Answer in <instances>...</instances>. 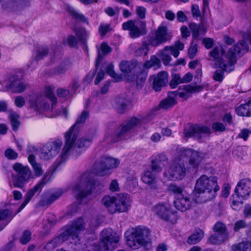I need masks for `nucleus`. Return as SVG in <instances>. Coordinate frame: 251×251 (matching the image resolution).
Returning a JSON list of instances; mask_svg holds the SVG:
<instances>
[{
	"label": "nucleus",
	"instance_id": "obj_1",
	"mask_svg": "<svg viewBox=\"0 0 251 251\" xmlns=\"http://www.w3.org/2000/svg\"><path fill=\"white\" fill-rule=\"evenodd\" d=\"M247 43L241 40L238 42L233 48H230L227 52L226 57L228 62L226 63L222 58L226 51L222 47H215L209 52V55L215 61L214 68H219L216 70L213 75L214 80L222 82L224 78V72H230L234 69V65L236 62V55L243 53L248 50Z\"/></svg>",
	"mask_w": 251,
	"mask_h": 251
},
{
	"label": "nucleus",
	"instance_id": "obj_2",
	"mask_svg": "<svg viewBox=\"0 0 251 251\" xmlns=\"http://www.w3.org/2000/svg\"><path fill=\"white\" fill-rule=\"evenodd\" d=\"M219 190L215 176H201L196 181L194 190V201L196 203H203L211 200Z\"/></svg>",
	"mask_w": 251,
	"mask_h": 251
},
{
	"label": "nucleus",
	"instance_id": "obj_3",
	"mask_svg": "<svg viewBox=\"0 0 251 251\" xmlns=\"http://www.w3.org/2000/svg\"><path fill=\"white\" fill-rule=\"evenodd\" d=\"M171 37V36L168 34V29L166 26H159L156 30L151 32L148 35L143 42L142 46L135 50V55L136 56L146 55L148 52L150 46H158L170 40Z\"/></svg>",
	"mask_w": 251,
	"mask_h": 251
},
{
	"label": "nucleus",
	"instance_id": "obj_4",
	"mask_svg": "<svg viewBox=\"0 0 251 251\" xmlns=\"http://www.w3.org/2000/svg\"><path fill=\"white\" fill-rule=\"evenodd\" d=\"M87 176V174H83L80 181L73 188L74 192H78L77 199L78 200H82L93 192L98 193L103 188V185L100 181L88 179Z\"/></svg>",
	"mask_w": 251,
	"mask_h": 251
},
{
	"label": "nucleus",
	"instance_id": "obj_5",
	"mask_svg": "<svg viewBox=\"0 0 251 251\" xmlns=\"http://www.w3.org/2000/svg\"><path fill=\"white\" fill-rule=\"evenodd\" d=\"M85 223L81 218L74 221L71 225L66 227L64 231L58 237L54 238L49 244L54 247L58 246L63 241L70 239L79 240V232L85 229Z\"/></svg>",
	"mask_w": 251,
	"mask_h": 251
},
{
	"label": "nucleus",
	"instance_id": "obj_6",
	"mask_svg": "<svg viewBox=\"0 0 251 251\" xmlns=\"http://www.w3.org/2000/svg\"><path fill=\"white\" fill-rule=\"evenodd\" d=\"M151 120L150 114L138 115L132 117L126 121L119 127L117 136L118 138H122L126 133L129 132L136 127L147 124Z\"/></svg>",
	"mask_w": 251,
	"mask_h": 251
},
{
	"label": "nucleus",
	"instance_id": "obj_7",
	"mask_svg": "<svg viewBox=\"0 0 251 251\" xmlns=\"http://www.w3.org/2000/svg\"><path fill=\"white\" fill-rule=\"evenodd\" d=\"M186 169L184 165V160L180 156L174 161L170 167L166 170L163 176L167 180L175 181L181 179L186 175Z\"/></svg>",
	"mask_w": 251,
	"mask_h": 251
},
{
	"label": "nucleus",
	"instance_id": "obj_8",
	"mask_svg": "<svg viewBox=\"0 0 251 251\" xmlns=\"http://www.w3.org/2000/svg\"><path fill=\"white\" fill-rule=\"evenodd\" d=\"M150 231L144 226H138L132 232V239H129L128 244L134 250L137 249L141 246L147 247L150 244L148 237Z\"/></svg>",
	"mask_w": 251,
	"mask_h": 251
},
{
	"label": "nucleus",
	"instance_id": "obj_9",
	"mask_svg": "<svg viewBox=\"0 0 251 251\" xmlns=\"http://www.w3.org/2000/svg\"><path fill=\"white\" fill-rule=\"evenodd\" d=\"M235 195H232V204H242L251 193V180L244 178L240 180L235 189Z\"/></svg>",
	"mask_w": 251,
	"mask_h": 251
},
{
	"label": "nucleus",
	"instance_id": "obj_10",
	"mask_svg": "<svg viewBox=\"0 0 251 251\" xmlns=\"http://www.w3.org/2000/svg\"><path fill=\"white\" fill-rule=\"evenodd\" d=\"M13 169L16 173V177L13 183L15 187L22 188L30 179L34 177L31 170L27 166L16 163L13 165Z\"/></svg>",
	"mask_w": 251,
	"mask_h": 251
},
{
	"label": "nucleus",
	"instance_id": "obj_11",
	"mask_svg": "<svg viewBox=\"0 0 251 251\" xmlns=\"http://www.w3.org/2000/svg\"><path fill=\"white\" fill-rule=\"evenodd\" d=\"M211 133L209 127L199 124L190 125L184 131L186 137H193L200 141H202L206 137H209Z\"/></svg>",
	"mask_w": 251,
	"mask_h": 251
},
{
	"label": "nucleus",
	"instance_id": "obj_12",
	"mask_svg": "<svg viewBox=\"0 0 251 251\" xmlns=\"http://www.w3.org/2000/svg\"><path fill=\"white\" fill-rule=\"evenodd\" d=\"M119 240V236L112 229H104L101 233L100 249L103 251H112L114 249V244L117 243Z\"/></svg>",
	"mask_w": 251,
	"mask_h": 251
},
{
	"label": "nucleus",
	"instance_id": "obj_13",
	"mask_svg": "<svg viewBox=\"0 0 251 251\" xmlns=\"http://www.w3.org/2000/svg\"><path fill=\"white\" fill-rule=\"evenodd\" d=\"M119 160L110 157L104 158L94 165V172L97 176H104L108 174L109 169L116 168L119 164Z\"/></svg>",
	"mask_w": 251,
	"mask_h": 251
},
{
	"label": "nucleus",
	"instance_id": "obj_14",
	"mask_svg": "<svg viewBox=\"0 0 251 251\" xmlns=\"http://www.w3.org/2000/svg\"><path fill=\"white\" fill-rule=\"evenodd\" d=\"M76 137H77V136ZM65 145L60 155V159L56 160V161L52 165L53 172H55L57 169L59 165L67 159L69 154L72 153L73 154H75V156H78L80 155L83 151H84V149H78L77 147L74 145V143H75L77 137H76L74 140H73V136H72L70 138V140L72 141V142H71L69 147H68V149H67V151H65V148L66 147V137L65 136Z\"/></svg>",
	"mask_w": 251,
	"mask_h": 251
},
{
	"label": "nucleus",
	"instance_id": "obj_15",
	"mask_svg": "<svg viewBox=\"0 0 251 251\" xmlns=\"http://www.w3.org/2000/svg\"><path fill=\"white\" fill-rule=\"evenodd\" d=\"M179 153L184 161L188 160L190 168H191L198 167L203 157L202 153L189 149H181Z\"/></svg>",
	"mask_w": 251,
	"mask_h": 251
},
{
	"label": "nucleus",
	"instance_id": "obj_16",
	"mask_svg": "<svg viewBox=\"0 0 251 251\" xmlns=\"http://www.w3.org/2000/svg\"><path fill=\"white\" fill-rule=\"evenodd\" d=\"M62 145V141L59 139L47 143L42 149L41 158L46 160L56 155Z\"/></svg>",
	"mask_w": 251,
	"mask_h": 251
},
{
	"label": "nucleus",
	"instance_id": "obj_17",
	"mask_svg": "<svg viewBox=\"0 0 251 251\" xmlns=\"http://www.w3.org/2000/svg\"><path fill=\"white\" fill-rule=\"evenodd\" d=\"M49 175V173H46L41 180L32 189L29 190L26 194L24 202L19 207L15 214L20 212L29 202L32 198L35 195L36 193H40L47 182V178Z\"/></svg>",
	"mask_w": 251,
	"mask_h": 251
},
{
	"label": "nucleus",
	"instance_id": "obj_18",
	"mask_svg": "<svg viewBox=\"0 0 251 251\" xmlns=\"http://www.w3.org/2000/svg\"><path fill=\"white\" fill-rule=\"evenodd\" d=\"M88 115L89 113L88 112L86 111H83L81 115L77 119L75 124L65 133V137H66V147L65 151H67V149H68V147H69L72 142L70 140L71 137L73 136V140H74L76 137L78 133L77 128L80 126L81 124L85 122Z\"/></svg>",
	"mask_w": 251,
	"mask_h": 251
},
{
	"label": "nucleus",
	"instance_id": "obj_19",
	"mask_svg": "<svg viewBox=\"0 0 251 251\" xmlns=\"http://www.w3.org/2000/svg\"><path fill=\"white\" fill-rule=\"evenodd\" d=\"M122 27L125 30H129V35L132 38H136L147 33L146 23L145 22H141L140 28L135 25V22L133 20H129L124 23Z\"/></svg>",
	"mask_w": 251,
	"mask_h": 251
},
{
	"label": "nucleus",
	"instance_id": "obj_20",
	"mask_svg": "<svg viewBox=\"0 0 251 251\" xmlns=\"http://www.w3.org/2000/svg\"><path fill=\"white\" fill-rule=\"evenodd\" d=\"M205 87V85H195L193 84L184 85L180 86L177 91H172V92L176 93V98L178 96L179 97L186 100L191 97V93L201 92Z\"/></svg>",
	"mask_w": 251,
	"mask_h": 251
},
{
	"label": "nucleus",
	"instance_id": "obj_21",
	"mask_svg": "<svg viewBox=\"0 0 251 251\" xmlns=\"http://www.w3.org/2000/svg\"><path fill=\"white\" fill-rule=\"evenodd\" d=\"M152 211L163 220L173 223L175 214L170 207L164 203H159L152 208Z\"/></svg>",
	"mask_w": 251,
	"mask_h": 251
},
{
	"label": "nucleus",
	"instance_id": "obj_22",
	"mask_svg": "<svg viewBox=\"0 0 251 251\" xmlns=\"http://www.w3.org/2000/svg\"><path fill=\"white\" fill-rule=\"evenodd\" d=\"M75 32L76 37L72 35L68 37L67 42L69 45L72 47H75L77 46L78 42L85 45L88 37L86 29L84 28L76 29L75 30Z\"/></svg>",
	"mask_w": 251,
	"mask_h": 251
},
{
	"label": "nucleus",
	"instance_id": "obj_23",
	"mask_svg": "<svg viewBox=\"0 0 251 251\" xmlns=\"http://www.w3.org/2000/svg\"><path fill=\"white\" fill-rule=\"evenodd\" d=\"M168 78V74L165 72H162L157 75H151L150 78V82L154 90L160 91L162 87L167 83Z\"/></svg>",
	"mask_w": 251,
	"mask_h": 251
},
{
	"label": "nucleus",
	"instance_id": "obj_24",
	"mask_svg": "<svg viewBox=\"0 0 251 251\" xmlns=\"http://www.w3.org/2000/svg\"><path fill=\"white\" fill-rule=\"evenodd\" d=\"M7 85L12 92L15 93H22L28 86L27 84L23 81L17 75L9 77Z\"/></svg>",
	"mask_w": 251,
	"mask_h": 251
},
{
	"label": "nucleus",
	"instance_id": "obj_25",
	"mask_svg": "<svg viewBox=\"0 0 251 251\" xmlns=\"http://www.w3.org/2000/svg\"><path fill=\"white\" fill-rule=\"evenodd\" d=\"M116 208L113 212L118 211L124 212L127 211L130 207V200L127 194H119L116 197Z\"/></svg>",
	"mask_w": 251,
	"mask_h": 251
},
{
	"label": "nucleus",
	"instance_id": "obj_26",
	"mask_svg": "<svg viewBox=\"0 0 251 251\" xmlns=\"http://www.w3.org/2000/svg\"><path fill=\"white\" fill-rule=\"evenodd\" d=\"M171 54L176 58L179 54V51L175 49H173L172 47L166 46L157 53L158 56L165 65L169 64L172 59Z\"/></svg>",
	"mask_w": 251,
	"mask_h": 251
},
{
	"label": "nucleus",
	"instance_id": "obj_27",
	"mask_svg": "<svg viewBox=\"0 0 251 251\" xmlns=\"http://www.w3.org/2000/svg\"><path fill=\"white\" fill-rule=\"evenodd\" d=\"M175 207L178 210L185 212L189 210L191 206L192 201L187 195H178L177 198L174 201Z\"/></svg>",
	"mask_w": 251,
	"mask_h": 251
},
{
	"label": "nucleus",
	"instance_id": "obj_28",
	"mask_svg": "<svg viewBox=\"0 0 251 251\" xmlns=\"http://www.w3.org/2000/svg\"><path fill=\"white\" fill-rule=\"evenodd\" d=\"M147 75L144 72L138 73H133L132 75H128L126 76V80L131 82H136L137 88H141L146 79Z\"/></svg>",
	"mask_w": 251,
	"mask_h": 251
},
{
	"label": "nucleus",
	"instance_id": "obj_29",
	"mask_svg": "<svg viewBox=\"0 0 251 251\" xmlns=\"http://www.w3.org/2000/svg\"><path fill=\"white\" fill-rule=\"evenodd\" d=\"M155 179V174H153L150 170L145 171L142 176V181L145 183L148 184L150 186V188L152 190H156L159 188Z\"/></svg>",
	"mask_w": 251,
	"mask_h": 251
},
{
	"label": "nucleus",
	"instance_id": "obj_30",
	"mask_svg": "<svg viewBox=\"0 0 251 251\" xmlns=\"http://www.w3.org/2000/svg\"><path fill=\"white\" fill-rule=\"evenodd\" d=\"M175 94L176 93L172 91L169 92L167 98L160 102L159 107L164 109H168L176 104L177 101Z\"/></svg>",
	"mask_w": 251,
	"mask_h": 251
},
{
	"label": "nucleus",
	"instance_id": "obj_31",
	"mask_svg": "<svg viewBox=\"0 0 251 251\" xmlns=\"http://www.w3.org/2000/svg\"><path fill=\"white\" fill-rule=\"evenodd\" d=\"M62 193L63 191L61 189L58 190L56 192L52 193L48 198H46V195L45 194L40 201L39 205L41 206L50 205L59 198Z\"/></svg>",
	"mask_w": 251,
	"mask_h": 251
},
{
	"label": "nucleus",
	"instance_id": "obj_32",
	"mask_svg": "<svg viewBox=\"0 0 251 251\" xmlns=\"http://www.w3.org/2000/svg\"><path fill=\"white\" fill-rule=\"evenodd\" d=\"M129 100L125 97L118 96L115 100V107L117 112L119 113L123 114L125 112Z\"/></svg>",
	"mask_w": 251,
	"mask_h": 251
},
{
	"label": "nucleus",
	"instance_id": "obj_33",
	"mask_svg": "<svg viewBox=\"0 0 251 251\" xmlns=\"http://www.w3.org/2000/svg\"><path fill=\"white\" fill-rule=\"evenodd\" d=\"M28 160L32 166L34 176L36 177L41 176L43 174L44 171L41 164L36 161L35 156L33 154H30L28 156Z\"/></svg>",
	"mask_w": 251,
	"mask_h": 251
},
{
	"label": "nucleus",
	"instance_id": "obj_34",
	"mask_svg": "<svg viewBox=\"0 0 251 251\" xmlns=\"http://www.w3.org/2000/svg\"><path fill=\"white\" fill-rule=\"evenodd\" d=\"M120 68L121 72L126 74V77L128 75H132L137 72L135 65L127 61H122L120 64Z\"/></svg>",
	"mask_w": 251,
	"mask_h": 251
},
{
	"label": "nucleus",
	"instance_id": "obj_35",
	"mask_svg": "<svg viewBox=\"0 0 251 251\" xmlns=\"http://www.w3.org/2000/svg\"><path fill=\"white\" fill-rule=\"evenodd\" d=\"M49 52V48L47 46H42L36 48L35 52L32 56V59L38 61L46 56Z\"/></svg>",
	"mask_w": 251,
	"mask_h": 251
},
{
	"label": "nucleus",
	"instance_id": "obj_36",
	"mask_svg": "<svg viewBox=\"0 0 251 251\" xmlns=\"http://www.w3.org/2000/svg\"><path fill=\"white\" fill-rule=\"evenodd\" d=\"M189 27L192 32V36L194 39H197L201 34H204L206 29L202 24L197 25L194 23H191L189 25Z\"/></svg>",
	"mask_w": 251,
	"mask_h": 251
},
{
	"label": "nucleus",
	"instance_id": "obj_37",
	"mask_svg": "<svg viewBox=\"0 0 251 251\" xmlns=\"http://www.w3.org/2000/svg\"><path fill=\"white\" fill-rule=\"evenodd\" d=\"M204 232L201 229H196L188 238L187 243L190 245L197 244L203 238Z\"/></svg>",
	"mask_w": 251,
	"mask_h": 251
},
{
	"label": "nucleus",
	"instance_id": "obj_38",
	"mask_svg": "<svg viewBox=\"0 0 251 251\" xmlns=\"http://www.w3.org/2000/svg\"><path fill=\"white\" fill-rule=\"evenodd\" d=\"M100 50L102 54H101L100 50H98V56L97 58V61L96 63V67L98 66L100 64L101 62L103 59L104 56L106 55L108 53L112 51V49L110 48L106 43H102L100 46Z\"/></svg>",
	"mask_w": 251,
	"mask_h": 251
},
{
	"label": "nucleus",
	"instance_id": "obj_39",
	"mask_svg": "<svg viewBox=\"0 0 251 251\" xmlns=\"http://www.w3.org/2000/svg\"><path fill=\"white\" fill-rule=\"evenodd\" d=\"M116 197L107 196H105L101 200L102 203L111 213H115L112 212L114 211V208H116Z\"/></svg>",
	"mask_w": 251,
	"mask_h": 251
},
{
	"label": "nucleus",
	"instance_id": "obj_40",
	"mask_svg": "<svg viewBox=\"0 0 251 251\" xmlns=\"http://www.w3.org/2000/svg\"><path fill=\"white\" fill-rule=\"evenodd\" d=\"M72 66V63L68 59L64 60L61 63L54 69V74L55 75H60L65 73Z\"/></svg>",
	"mask_w": 251,
	"mask_h": 251
},
{
	"label": "nucleus",
	"instance_id": "obj_41",
	"mask_svg": "<svg viewBox=\"0 0 251 251\" xmlns=\"http://www.w3.org/2000/svg\"><path fill=\"white\" fill-rule=\"evenodd\" d=\"M232 251H251V242H241L232 246Z\"/></svg>",
	"mask_w": 251,
	"mask_h": 251
},
{
	"label": "nucleus",
	"instance_id": "obj_42",
	"mask_svg": "<svg viewBox=\"0 0 251 251\" xmlns=\"http://www.w3.org/2000/svg\"><path fill=\"white\" fill-rule=\"evenodd\" d=\"M236 113L241 116H251V109L246 103L241 104L236 109Z\"/></svg>",
	"mask_w": 251,
	"mask_h": 251
},
{
	"label": "nucleus",
	"instance_id": "obj_43",
	"mask_svg": "<svg viewBox=\"0 0 251 251\" xmlns=\"http://www.w3.org/2000/svg\"><path fill=\"white\" fill-rule=\"evenodd\" d=\"M68 10L71 16L78 21L83 23H87V19L82 14L77 12L74 8L69 7Z\"/></svg>",
	"mask_w": 251,
	"mask_h": 251
},
{
	"label": "nucleus",
	"instance_id": "obj_44",
	"mask_svg": "<svg viewBox=\"0 0 251 251\" xmlns=\"http://www.w3.org/2000/svg\"><path fill=\"white\" fill-rule=\"evenodd\" d=\"M168 190L170 192L175 195V199L177 198L178 195H182L184 194L183 189L176 185V184H171L168 187Z\"/></svg>",
	"mask_w": 251,
	"mask_h": 251
},
{
	"label": "nucleus",
	"instance_id": "obj_45",
	"mask_svg": "<svg viewBox=\"0 0 251 251\" xmlns=\"http://www.w3.org/2000/svg\"><path fill=\"white\" fill-rule=\"evenodd\" d=\"M144 66L147 68H150L152 67H154L155 68H158L161 66V62L158 58L153 55L151 57L150 60L147 61L145 62Z\"/></svg>",
	"mask_w": 251,
	"mask_h": 251
},
{
	"label": "nucleus",
	"instance_id": "obj_46",
	"mask_svg": "<svg viewBox=\"0 0 251 251\" xmlns=\"http://www.w3.org/2000/svg\"><path fill=\"white\" fill-rule=\"evenodd\" d=\"M19 116L16 113H11L9 115L12 128L14 131H17L20 125V122L18 120Z\"/></svg>",
	"mask_w": 251,
	"mask_h": 251
},
{
	"label": "nucleus",
	"instance_id": "obj_47",
	"mask_svg": "<svg viewBox=\"0 0 251 251\" xmlns=\"http://www.w3.org/2000/svg\"><path fill=\"white\" fill-rule=\"evenodd\" d=\"M106 71L108 75L115 80V81L118 82L122 80V78L121 76L115 72L113 64L108 65L106 67Z\"/></svg>",
	"mask_w": 251,
	"mask_h": 251
},
{
	"label": "nucleus",
	"instance_id": "obj_48",
	"mask_svg": "<svg viewBox=\"0 0 251 251\" xmlns=\"http://www.w3.org/2000/svg\"><path fill=\"white\" fill-rule=\"evenodd\" d=\"M46 96L51 101V109H53L57 103V99L53 94L50 88H47Z\"/></svg>",
	"mask_w": 251,
	"mask_h": 251
},
{
	"label": "nucleus",
	"instance_id": "obj_49",
	"mask_svg": "<svg viewBox=\"0 0 251 251\" xmlns=\"http://www.w3.org/2000/svg\"><path fill=\"white\" fill-rule=\"evenodd\" d=\"M91 143V140L88 139H80L78 140L75 143H74V145L77 147L78 149H84L85 147H87L90 146Z\"/></svg>",
	"mask_w": 251,
	"mask_h": 251
},
{
	"label": "nucleus",
	"instance_id": "obj_50",
	"mask_svg": "<svg viewBox=\"0 0 251 251\" xmlns=\"http://www.w3.org/2000/svg\"><path fill=\"white\" fill-rule=\"evenodd\" d=\"M182 83L181 77L179 74H173L172 79L170 82V86L172 88H175L179 84Z\"/></svg>",
	"mask_w": 251,
	"mask_h": 251
},
{
	"label": "nucleus",
	"instance_id": "obj_51",
	"mask_svg": "<svg viewBox=\"0 0 251 251\" xmlns=\"http://www.w3.org/2000/svg\"><path fill=\"white\" fill-rule=\"evenodd\" d=\"M213 230L215 232L219 233L220 234H223L226 232V228L225 225L221 222H217L213 227Z\"/></svg>",
	"mask_w": 251,
	"mask_h": 251
},
{
	"label": "nucleus",
	"instance_id": "obj_52",
	"mask_svg": "<svg viewBox=\"0 0 251 251\" xmlns=\"http://www.w3.org/2000/svg\"><path fill=\"white\" fill-rule=\"evenodd\" d=\"M198 51V45L197 44L191 43V46L188 51V55L191 59L194 58Z\"/></svg>",
	"mask_w": 251,
	"mask_h": 251
},
{
	"label": "nucleus",
	"instance_id": "obj_53",
	"mask_svg": "<svg viewBox=\"0 0 251 251\" xmlns=\"http://www.w3.org/2000/svg\"><path fill=\"white\" fill-rule=\"evenodd\" d=\"M31 235V233L29 231L26 230L24 231L20 239V242L23 245L26 244L30 241Z\"/></svg>",
	"mask_w": 251,
	"mask_h": 251
},
{
	"label": "nucleus",
	"instance_id": "obj_54",
	"mask_svg": "<svg viewBox=\"0 0 251 251\" xmlns=\"http://www.w3.org/2000/svg\"><path fill=\"white\" fill-rule=\"evenodd\" d=\"M212 128L215 132H223L226 130L225 126L223 124L219 122L213 123Z\"/></svg>",
	"mask_w": 251,
	"mask_h": 251
},
{
	"label": "nucleus",
	"instance_id": "obj_55",
	"mask_svg": "<svg viewBox=\"0 0 251 251\" xmlns=\"http://www.w3.org/2000/svg\"><path fill=\"white\" fill-rule=\"evenodd\" d=\"M136 13L141 19H143L146 17V9L143 6H138L136 8Z\"/></svg>",
	"mask_w": 251,
	"mask_h": 251
},
{
	"label": "nucleus",
	"instance_id": "obj_56",
	"mask_svg": "<svg viewBox=\"0 0 251 251\" xmlns=\"http://www.w3.org/2000/svg\"><path fill=\"white\" fill-rule=\"evenodd\" d=\"M5 155L9 159H15L18 157V153L13 150L8 149L5 151Z\"/></svg>",
	"mask_w": 251,
	"mask_h": 251
},
{
	"label": "nucleus",
	"instance_id": "obj_57",
	"mask_svg": "<svg viewBox=\"0 0 251 251\" xmlns=\"http://www.w3.org/2000/svg\"><path fill=\"white\" fill-rule=\"evenodd\" d=\"M160 162L156 160H152L151 165V171L155 173H159L161 171L162 168L160 166Z\"/></svg>",
	"mask_w": 251,
	"mask_h": 251
},
{
	"label": "nucleus",
	"instance_id": "obj_58",
	"mask_svg": "<svg viewBox=\"0 0 251 251\" xmlns=\"http://www.w3.org/2000/svg\"><path fill=\"white\" fill-rule=\"evenodd\" d=\"M247 224L246 222L244 220H239L235 223L234 230L235 231H238L241 228L246 227Z\"/></svg>",
	"mask_w": 251,
	"mask_h": 251
},
{
	"label": "nucleus",
	"instance_id": "obj_59",
	"mask_svg": "<svg viewBox=\"0 0 251 251\" xmlns=\"http://www.w3.org/2000/svg\"><path fill=\"white\" fill-rule=\"evenodd\" d=\"M71 92L69 90L65 88H59L57 90V95L60 98H66L70 94Z\"/></svg>",
	"mask_w": 251,
	"mask_h": 251
},
{
	"label": "nucleus",
	"instance_id": "obj_60",
	"mask_svg": "<svg viewBox=\"0 0 251 251\" xmlns=\"http://www.w3.org/2000/svg\"><path fill=\"white\" fill-rule=\"evenodd\" d=\"M110 30V26L108 25L101 24L99 27V33L101 36H104Z\"/></svg>",
	"mask_w": 251,
	"mask_h": 251
},
{
	"label": "nucleus",
	"instance_id": "obj_61",
	"mask_svg": "<svg viewBox=\"0 0 251 251\" xmlns=\"http://www.w3.org/2000/svg\"><path fill=\"white\" fill-rule=\"evenodd\" d=\"M96 69L92 71L89 72V73L86 75V76L84 79L83 81L84 82H87L88 83H90L91 82L94 76H95L96 72V70L98 67H96Z\"/></svg>",
	"mask_w": 251,
	"mask_h": 251
},
{
	"label": "nucleus",
	"instance_id": "obj_62",
	"mask_svg": "<svg viewBox=\"0 0 251 251\" xmlns=\"http://www.w3.org/2000/svg\"><path fill=\"white\" fill-rule=\"evenodd\" d=\"M69 87L71 89V93L75 94L76 92V89L79 87L78 80L77 79H74L70 84Z\"/></svg>",
	"mask_w": 251,
	"mask_h": 251
},
{
	"label": "nucleus",
	"instance_id": "obj_63",
	"mask_svg": "<svg viewBox=\"0 0 251 251\" xmlns=\"http://www.w3.org/2000/svg\"><path fill=\"white\" fill-rule=\"evenodd\" d=\"M202 44L204 45L205 48L209 49L213 45V40L210 38H205L202 40Z\"/></svg>",
	"mask_w": 251,
	"mask_h": 251
},
{
	"label": "nucleus",
	"instance_id": "obj_64",
	"mask_svg": "<svg viewBox=\"0 0 251 251\" xmlns=\"http://www.w3.org/2000/svg\"><path fill=\"white\" fill-rule=\"evenodd\" d=\"M15 103L17 107H22L25 104V99L22 96H17L15 98Z\"/></svg>",
	"mask_w": 251,
	"mask_h": 251
}]
</instances>
